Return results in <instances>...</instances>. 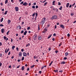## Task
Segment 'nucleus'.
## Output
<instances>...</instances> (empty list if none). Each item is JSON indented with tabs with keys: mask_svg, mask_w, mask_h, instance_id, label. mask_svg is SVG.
<instances>
[{
	"mask_svg": "<svg viewBox=\"0 0 76 76\" xmlns=\"http://www.w3.org/2000/svg\"><path fill=\"white\" fill-rule=\"evenodd\" d=\"M45 18H43L42 21H41V22L40 23V24H42V25H43L44 23H45Z\"/></svg>",
	"mask_w": 76,
	"mask_h": 76,
	"instance_id": "obj_1",
	"label": "nucleus"
},
{
	"mask_svg": "<svg viewBox=\"0 0 76 76\" xmlns=\"http://www.w3.org/2000/svg\"><path fill=\"white\" fill-rule=\"evenodd\" d=\"M57 18V17L56 15H54L52 16V17L51 18L52 20L53 19H56Z\"/></svg>",
	"mask_w": 76,
	"mask_h": 76,
	"instance_id": "obj_2",
	"label": "nucleus"
},
{
	"mask_svg": "<svg viewBox=\"0 0 76 76\" xmlns=\"http://www.w3.org/2000/svg\"><path fill=\"white\" fill-rule=\"evenodd\" d=\"M2 53L3 54L2 55L1 53H0V57H3V56H4V53L3 52Z\"/></svg>",
	"mask_w": 76,
	"mask_h": 76,
	"instance_id": "obj_3",
	"label": "nucleus"
},
{
	"mask_svg": "<svg viewBox=\"0 0 76 76\" xmlns=\"http://www.w3.org/2000/svg\"><path fill=\"white\" fill-rule=\"evenodd\" d=\"M23 56L24 57H26L27 56V54H26L25 52H23Z\"/></svg>",
	"mask_w": 76,
	"mask_h": 76,
	"instance_id": "obj_4",
	"label": "nucleus"
},
{
	"mask_svg": "<svg viewBox=\"0 0 76 76\" xmlns=\"http://www.w3.org/2000/svg\"><path fill=\"white\" fill-rule=\"evenodd\" d=\"M28 3L26 2H25L23 4V6H28Z\"/></svg>",
	"mask_w": 76,
	"mask_h": 76,
	"instance_id": "obj_5",
	"label": "nucleus"
},
{
	"mask_svg": "<svg viewBox=\"0 0 76 76\" xmlns=\"http://www.w3.org/2000/svg\"><path fill=\"white\" fill-rule=\"evenodd\" d=\"M15 9L16 12H18L19 10V7H15Z\"/></svg>",
	"mask_w": 76,
	"mask_h": 76,
	"instance_id": "obj_6",
	"label": "nucleus"
},
{
	"mask_svg": "<svg viewBox=\"0 0 76 76\" xmlns=\"http://www.w3.org/2000/svg\"><path fill=\"white\" fill-rule=\"evenodd\" d=\"M60 27L62 28H63V29H64V26L63 24L61 25L60 26Z\"/></svg>",
	"mask_w": 76,
	"mask_h": 76,
	"instance_id": "obj_7",
	"label": "nucleus"
},
{
	"mask_svg": "<svg viewBox=\"0 0 76 76\" xmlns=\"http://www.w3.org/2000/svg\"><path fill=\"white\" fill-rule=\"evenodd\" d=\"M47 31V29H44V30L42 32L43 33H45V32H46Z\"/></svg>",
	"mask_w": 76,
	"mask_h": 76,
	"instance_id": "obj_8",
	"label": "nucleus"
},
{
	"mask_svg": "<svg viewBox=\"0 0 76 76\" xmlns=\"http://www.w3.org/2000/svg\"><path fill=\"white\" fill-rule=\"evenodd\" d=\"M4 28H2L1 29V32L2 34H4Z\"/></svg>",
	"mask_w": 76,
	"mask_h": 76,
	"instance_id": "obj_9",
	"label": "nucleus"
},
{
	"mask_svg": "<svg viewBox=\"0 0 76 76\" xmlns=\"http://www.w3.org/2000/svg\"><path fill=\"white\" fill-rule=\"evenodd\" d=\"M69 3H67L66 5V7L68 8L69 7Z\"/></svg>",
	"mask_w": 76,
	"mask_h": 76,
	"instance_id": "obj_10",
	"label": "nucleus"
},
{
	"mask_svg": "<svg viewBox=\"0 0 76 76\" xmlns=\"http://www.w3.org/2000/svg\"><path fill=\"white\" fill-rule=\"evenodd\" d=\"M21 69H22V70L23 71V70H24V69H25V67L24 66H22L21 67Z\"/></svg>",
	"mask_w": 76,
	"mask_h": 76,
	"instance_id": "obj_11",
	"label": "nucleus"
},
{
	"mask_svg": "<svg viewBox=\"0 0 76 76\" xmlns=\"http://www.w3.org/2000/svg\"><path fill=\"white\" fill-rule=\"evenodd\" d=\"M7 50V48L5 50V53H7V52H8V51H9V49H8Z\"/></svg>",
	"mask_w": 76,
	"mask_h": 76,
	"instance_id": "obj_12",
	"label": "nucleus"
},
{
	"mask_svg": "<svg viewBox=\"0 0 76 76\" xmlns=\"http://www.w3.org/2000/svg\"><path fill=\"white\" fill-rule=\"evenodd\" d=\"M27 33V31H25V32H24L23 33V35H26V33Z\"/></svg>",
	"mask_w": 76,
	"mask_h": 76,
	"instance_id": "obj_13",
	"label": "nucleus"
},
{
	"mask_svg": "<svg viewBox=\"0 0 76 76\" xmlns=\"http://www.w3.org/2000/svg\"><path fill=\"white\" fill-rule=\"evenodd\" d=\"M38 39H39L41 40V39H42V37L41 36H39L38 37Z\"/></svg>",
	"mask_w": 76,
	"mask_h": 76,
	"instance_id": "obj_14",
	"label": "nucleus"
},
{
	"mask_svg": "<svg viewBox=\"0 0 76 76\" xmlns=\"http://www.w3.org/2000/svg\"><path fill=\"white\" fill-rule=\"evenodd\" d=\"M52 35V34H51L50 35V36L48 37V39H49V38H51V36Z\"/></svg>",
	"mask_w": 76,
	"mask_h": 76,
	"instance_id": "obj_15",
	"label": "nucleus"
},
{
	"mask_svg": "<svg viewBox=\"0 0 76 76\" xmlns=\"http://www.w3.org/2000/svg\"><path fill=\"white\" fill-rule=\"evenodd\" d=\"M19 54L20 56H21L22 54V53L21 52H19Z\"/></svg>",
	"mask_w": 76,
	"mask_h": 76,
	"instance_id": "obj_16",
	"label": "nucleus"
},
{
	"mask_svg": "<svg viewBox=\"0 0 76 76\" xmlns=\"http://www.w3.org/2000/svg\"><path fill=\"white\" fill-rule=\"evenodd\" d=\"M66 64V62L64 61H63L62 62H61V64Z\"/></svg>",
	"mask_w": 76,
	"mask_h": 76,
	"instance_id": "obj_17",
	"label": "nucleus"
},
{
	"mask_svg": "<svg viewBox=\"0 0 76 76\" xmlns=\"http://www.w3.org/2000/svg\"><path fill=\"white\" fill-rule=\"evenodd\" d=\"M15 48V46L13 45L12 47V49L13 50H14V48Z\"/></svg>",
	"mask_w": 76,
	"mask_h": 76,
	"instance_id": "obj_18",
	"label": "nucleus"
},
{
	"mask_svg": "<svg viewBox=\"0 0 76 76\" xmlns=\"http://www.w3.org/2000/svg\"><path fill=\"white\" fill-rule=\"evenodd\" d=\"M65 55L66 56H67L69 55V53L68 52H66L65 53Z\"/></svg>",
	"mask_w": 76,
	"mask_h": 76,
	"instance_id": "obj_19",
	"label": "nucleus"
},
{
	"mask_svg": "<svg viewBox=\"0 0 76 76\" xmlns=\"http://www.w3.org/2000/svg\"><path fill=\"white\" fill-rule=\"evenodd\" d=\"M18 28L19 29H21V26H18L17 27V28Z\"/></svg>",
	"mask_w": 76,
	"mask_h": 76,
	"instance_id": "obj_20",
	"label": "nucleus"
},
{
	"mask_svg": "<svg viewBox=\"0 0 76 76\" xmlns=\"http://www.w3.org/2000/svg\"><path fill=\"white\" fill-rule=\"evenodd\" d=\"M8 2V0H5V4H7Z\"/></svg>",
	"mask_w": 76,
	"mask_h": 76,
	"instance_id": "obj_21",
	"label": "nucleus"
},
{
	"mask_svg": "<svg viewBox=\"0 0 76 76\" xmlns=\"http://www.w3.org/2000/svg\"><path fill=\"white\" fill-rule=\"evenodd\" d=\"M63 8V7L61 6L60 8H59V9L60 10H61V9H62V8Z\"/></svg>",
	"mask_w": 76,
	"mask_h": 76,
	"instance_id": "obj_22",
	"label": "nucleus"
},
{
	"mask_svg": "<svg viewBox=\"0 0 76 76\" xmlns=\"http://www.w3.org/2000/svg\"><path fill=\"white\" fill-rule=\"evenodd\" d=\"M53 63V61H51V62L50 64H49V66H50L51 65V64H52Z\"/></svg>",
	"mask_w": 76,
	"mask_h": 76,
	"instance_id": "obj_23",
	"label": "nucleus"
},
{
	"mask_svg": "<svg viewBox=\"0 0 76 76\" xmlns=\"http://www.w3.org/2000/svg\"><path fill=\"white\" fill-rule=\"evenodd\" d=\"M40 26L39 25H38V30H40V28H39Z\"/></svg>",
	"mask_w": 76,
	"mask_h": 76,
	"instance_id": "obj_24",
	"label": "nucleus"
},
{
	"mask_svg": "<svg viewBox=\"0 0 76 76\" xmlns=\"http://www.w3.org/2000/svg\"><path fill=\"white\" fill-rule=\"evenodd\" d=\"M3 18H1V19L0 20L1 22H3Z\"/></svg>",
	"mask_w": 76,
	"mask_h": 76,
	"instance_id": "obj_25",
	"label": "nucleus"
},
{
	"mask_svg": "<svg viewBox=\"0 0 76 76\" xmlns=\"http://www.w3.org/2000/svg\"><path fill=\"white\" fill-rule=\"evenodd\" d=\"M11 21L10 20H8V22L9 24V23H10L11 22Z\"/></svg>",
	"mask_w": 76,
	"mask_h": 76,
	"instance_id": "obj_26",
	"label": "nucleus"
},
{
	"mask_svg": "<svg viewBox=\"0 0 76 76\" xmlns=\"http://www.w3.org/2000/svg\"><path fill=\"white\" fill-rule=\"evenodd\" d=\"M54 72H55V73H56L57 72H58V70H54Z\"/></svg>",
	"mask_w": 76,
	"mask_h": 76,
	"instance_id": "obj_27",
	"label": "nucleus"
},
{
	"mask_svg": "<svg viewBox=\"0 0 76 76\" xmlns=\"http://www.w3.org/2000/svg\"><path fill=\"white\" fill-rule=\"evenodd\" d=\"M30 45V44L28 43V44L27 45H26V47H28Z\"/></svg>",
	"mask_w": 76,
	"mask_h": 76,
	"instance_id": "obj_28",
	"label": "nucleus"
},
{
	"mask_svg": "<svg viewBox=\"0 0 76 76\" xmlns=\"http://www.w3.org/2000/svg\"><path fill=\"white\" fill-rule=\"evenodd\" d=\"M9 32H10V30L8 31L7 33V35H9Z\"/></svg>",
	"mask_w": 76,
	"mask_h": 76,
	"instance_id": "obj_29",
	"label": "nucleus"
},
{
	"mask_svg": "<svg viewBox=\"0 0 76 76\" xmlns=\"http://www.w3.org/2000/svg\"><path fill=\"white\" fill-rule=\"evenodd\" d=\"M7 11H6L5 12V13H4V15H6V14H7Z\"/></svg>",
	"mask_w": 76,
	"mask_h": 76,
	"instance_id": "obj_30",
	"label": "nucleus"
},
{
	"mask_svg": "<svg viewBox=\"0 0 76 76\" xmlns=\"http://www.w3.org/2000/svg\"><path fill=\"white\" fill-rule=\"evenodd\" d=\"M31 28V27H28L27 29V30H29V29Z\"/></svg>",
	"mask_w": 76,
	"mask_h": 76,
	"instance_id": "obj_31",
	"label": "nucleus"
},
{
	"mask_svg": "<svg viewBox=\"0 0 76 76\" xmlns=\"http://www.w3.org/2000/svg\"><path fill=\"white\" fill-rule=\"evenodd\" d=\"M55 11H56V12H58V10L57 9H55Z\"/></svg>",
	"mask_w": 76,
	"mask_h": 76,
	"instance_id": "obj_32",
	"label": "nucleus"
},
{
	"mask_svg": "<svg viewBox=\"0 0 76 76\" xmlns=\"http://www.w3.org/2000/svg\"><path fill=\"white\" fill-rule=\"evenodd\" d=\"M6 38H7V37H6V36H4V39H6Z\"/></svg>",
	"mask_w": 76,
	"mask_h": 76,
	"instance_id": "obj_33",
	"label": "nucleus"
},
{
	"mask_svg": "<svg viewBox=\"0 0 76 76\" xmlns=\"http://www.w3.org/2000/svg\"><path fill=\"white\" fill-rule=\"evenodd\" d=\"M23 60H24V57H23L21 59V60L22 61H23Z\"/></svg>",
	"mask_w": 76,
	"mask_h": 76,
	"instance_id": "obj_34",
	"label": "nucleus"
},
{
	"mask_svg": "<svg viewBox=\"0 0 76 76\" xmlns=\"http://www.w3.org/2000/svg\"><path fill=\"white\" fill-rule=\"evenodd\" d=\"M34 37H35L36 38L37 37V34H35L34 35Z\"/></svg>",
	"mask_w": 76,
	"mask_h": 76,
	"instance_id": "obj_35",
	"label": "nucleus"
},
{
	"mask_svg": "<svg viewBox=\"0 0 76 76\" xmlns=\"http://www.w3.org/2000/svg\"><path fill=\"white\" fill-rule=\"evenodd\" d=\"M23 2H23V1H22L20 3V4H23Z\"/></svg>",
	"mask_w": 76,
	"mask_h": 76,
	"instance_id": "obj_36",
	"label": "nucleus"
},
{
	"mask_svg": "<svg viewBox=\"0 0 76 76\" xmlns=\"http://www.w3.org/2000/svg\"><path fill=\"white\" fill-rule=\"evenodd\" d=\"M0 26H4V25H3L2 24H0Z\"/></svg>",
	"mask_w": 76,
	"mask_h": 76,
	"instance_id": "obj_37",
	"label": "nucleus"
},
{
	"mask_svg": "<svg viewBox=\"0 0 76 76\" xmlns=\"http://www.w3.org/2000/svg\"><path fill=\"white\" fill-rule=\"evenodd\" d=\"M32 8H33V9H35V7L34 6H32Z\"/></svg>",
	"mask_w": 76,
	"mask_h": 76,
	"instance_id": "obj_38",
	"label": "nucleus"
},
{
	"mask_svg": "<svg viewBox=\"0 0 76 76\" xmlns=\"http://www.w3.org/2000/svg\"><path fill=\"white\" fill-rule=\"evenodd\" d=\"M2 64L1 63V62H0V67H1V65H2Z\"/></svg>",
	"mask_w": 76,
	"mask_h": 76,
	"instance_id": "obj_39",
	"label": "nucleus"
},
{
	"mask_svg": "<svg viewBox=\"0 0 76 76\" xmlns=\"http://www.w3.org/2000/svg\"><path fill=\"white\" fill-rule=\"evenodd\" d=\"M24 32V31H23V30H22L21 31V34H23V32Z\"/></svg>",
	"mask_w": 76,
	"mask_h": 76,
	"instance_id": "obj_40",
	"label": "nucleus"
},
{
	"mask_svg": "<svg viewBox=\"0 0 76 76\" xmlns=\"http://www.w3.org/2000/svg\"><path fill=\"white\" fill-rule=\"evenodd\" d=\"M71 16H73V15H74V14H73V13H71Z\"/></svg>",
	"mask_w": 76,
	"mask_h": 76,
	"instance_id": "obj_41",
	"label": "nucleus"
},
{
	"mask_svg": "<svg viewBox=\"0 0 76 76\" xmlns=\"http://www.w3.org/2000/svg\"><path fill=\"white\" fill-rule=\"evenodd\" d=\"M59 72H61V73H62V72H63V70H60L59 71Z\"/></svg>",
	"mask_w": 76,
	"mask_h": 76,
	"instance_id": "obj_42",
	"label": "nucleus"
},
{
	"mask_svg": "<svg viewBox=\"0 0 76 76\" xmlns=\"http://www.w3.org/2000/svg\"><path fill=\"white\" fill-rule=\"evenodd\" d=\"M16 49L17 51H18V50H19V48H18V47L16 48Z\"/></svg>",
	"mask_w": 76,
	"mask_h": 76,
	"instance_id": "obj_43",
	"label": "nucleus"
},
{
	"mask_svg": "<svg viewBox=\"0 0 76 76\" xmlns=\"http://www.w3.org/2000/svg\"><path fill=\"white\" fill-rule=\"evenodd\" d=\"M49 51H50L51 50V47H50L49 48H48Z\"/></svg>",
	"mask_w": 76,
	"mask_h": 76,
	"instance_id": "obj_44",
	"label": "nucleus"
},
{
	"mask_svg": "<svg viewBox=\"0 0 76 76\" xmlns=\"http://www.w3.org/2000/svg\"><path fill=\"white\" fill-rule=\"evenodd\" d=\"M67 37H70V34H68L67 35Z\"/></svg>",
	"mask_w": 76,
	"mask_h": 76,
	"instance_id": "obj_45",
	"label": "nucleus"
},
{
	"mask_svg": "<svg viewBox=\"0 0 76 76\" xmlns=\"http://www.w3.org/2000/svg\"><path fill=\"white\" fill-rule=\"evenodd\" d=\"M67 58L65 57L64 58V60H67Z\"/></svg>",
	"mask_w": 76,
	"mask_h": 76,
	"instance_id": "obj_46",
	"label": "nucleus"
},
{
	"mask_svg": "<svg viewBox=\"0 0 76 76\" xmlns=\"http://www.w3.org/2000/svg\"><path fill=\"white\" fill-rule=\"evenodd\" d=\"M27 71H29V68H28L27 69Z\"/></svg>",
	"mask_w": 76,
	"mask_h": 76,
	"instance_id": "obj_47",
	"label": "nucleus"
},
{
	"mask_svg": "<svg viewBox=\"0 0 76 76\" xmlns=\"http://www.w3.org/2000/svg\"><path fill=\"white\" fill-rule=\"evenodd\" d=\"M46 4H47V2H45V3L44 4V6H45Z\"/></svg>",
	"mask_w": 76,
	"mask_h": 76,
	"instance_id": "obj_48",
	"label": "nucleus"
},
{
	"mask_svg": "<svg viewBox=\"0 0 76 76\" xmlns=\"http://www.w3.org/2000/svg\"><path fill=\"white\" fill-rule=\"evenodd\" d=\"M2 45V43L0 42V46Z\"/></svg>",
	"mask_w": 76,
	"mask_h": 76,
	"instance_id": "obj_49",
	"label": "nucleus"
},
{
	"mask_svg": "<svg viewBox=\"0 0 76 76\" xmlns=\"http://www.w3.org/2000/svg\"><path fill=\"white\" fill-rule=\"evenodd\" d=\"M34 65L33 66H31V68H33V67H34Z\"/></svg>",
	"mask_w": 76,
	"mask_h": 76,
	"instance_id": "obj_50",
	"label": "nucleus"
},
{
	"mask_svg": "<svg viewBox=\"0 0 76 76\" xmlns=\"http://www.w3.org/2000/svg\"><path fill=\"white\" fill-rule=\"evenodd\" d=\"M58 5H61V3L59 2H58Z\"/></svg>",
	"mask_w": 76,
	"mask_h": 76,
	"instance_id": "obj_51",
	"label": "nucleus"
},
{
	"mask_svg": "<svg viewBox=\"0 0 76 76\" xmlns=\"http://www.w3.org/2000/svg\"><path fill=\"white\" fill-rule=\"evenodd\" d=\"M36 9H38V6H36Z\"/></svg>",
	"mask_w": 76,
	"mask_h": 76,
	"instance_id": "obj_52",
	"label": "nucleus"
},
{
	"mask_svg": "<svg viewBox=\"0 0 76 76\" xmlns=\"http://www.w3.org/2000/svg\"><path fill=\"white\" fill-rule=\"evenodd\" d=\"M52 40H53V41H55V38H53L52 39Z\"/></svg>",
	"mask_w": 76,
	"mask_h": 76,
	"instance_id": "obj_53",
	"label": "nucleus"
},
{
	"mask_svg": "<svg viewBox=\"0 0 76 76\" xmlns=\"http://www.w3.org/2000/svg\"><path fill=\"white\" fill-rule=\"evenodd\" d=\"M10 52H9L8 53V55H10Z\"/></svg>",
	"mask_w": 76,
	"mask_h": 76,
	"instance_id": "obj_54",
	"label": "nucleus"
},
{
	"mask_svg": "<svg viewBox=\"0 0 76 76\" xmlns=\"http://www.w3.org/2000/svg\"><path fill=\"white\" fill-rule=\"evenodd\" d=\"M32 16H35V12L32 15Z\"/></svg>",
	"mask_w": 76,
	"mask_h": 76,
	"instance_id": "obj_55",
	"label": "nucleus"
},
{
	"mask_svg": "<svg viewBox=\"0 0 76 76\" xmlns=\"http://www.w3.org/2000/svg\"><path fill=\"white\" fill-rule=\"evenodd\" d=\"M35 14H36V17L37 16H38V13H35Z\"/></svg>",
	"mask_w": 76,
	"mask_h": 76,
	"instance_id": "obj_56",
	"label": "nucleus"
},
{
	"mask_svg": "<svg viewBox=\"0 0 76 76\" xmlns=\"http://www.w3.org/2000/svg\"><path fill=\"white\" fill-rule=\"evenodd\" d=\"M19 20H21V17H20L19 18Z\"/></svg>",
	"mask_w": 76,
	"mask_h": 76,
	"instance_id": "obj_57",
	"label": "nucleus"
},
{
	"mask_svg": "<svg viewBox=\"0 0 76 76\" xmlns=\"http://www.w3.org/2000/svg\"><path fill=\"white\" fill-rule=\"evenodd\" d=\"M3 3L1 2V6H3Z\"/></svg>",
	"mask_w": 76,
	"mask_h": 76,
	"instance_id": "obj_58",
	"label": "nucleus"
},
{
	"mask_svg": "<svg viewBox=\"0 0 76 76\" xmlns=\"http://www.w3.org/2000/svg\"><path fill=\"white\" fill-rule=\"evenodd\" d=\"M55 2H56V1H53V3H55Z\"/></svg>",
	"mask_w": 76,
	"mask_h": 76,
	"instance_id": "obj_59",
	"label": "nucleus"
},
{
	"mask_svg": "<svg viewBox=\"0 0 76 76\" xmlns=\"http://www.w3.org/2000/svg\"><path fill=\"white\" fill-rule=\"evenodd\" d=\"M14 58V56H12V57H11V58L12 59H13V58Z\"/></svg>",
	"mask_w": 76,
	"mask_h": 76,
	"instance_id": "obj_60",
	"label": "nucleus"
},
{
	"mask_svg": "<svg viewBox=\"0 0 76 76\" xmlns=\"http://www.w3.org/2000/svg\"><path fill=\"white\" fill-rule=\"evenodd\" d=\"M31 3H29V4H28V6H31Z\"/></svg>",
	"mask_w": 76,
	"mask_h": 76,
	"instance_id": "obj_61",
	"label": "nucleus"
},
{
	"mask_svg": "<svg viewBox=\"0 0 76 76\" xmlns=\"http://www.w3.org/2000/svg\"><path fill=\"white\" fill-rule=\"evenodd\" d=\"M21 51H22V52H23V49H21Z\"/></svg>",
	"mask_w": 76,
	"mask_h": 76,
	"instance_id": "obj_62",
	"label": "nucleus"
},
{
	"mask_svg": "<svg viewBox=\"0 0 76 76\" xmlns=\"http://www.w3.org/2000/svg\"><path fill=\"white\" fill-rule=\"evenodd\" d=\"M56 33H54L53 34V36H56Z\"/></svg>",
	"mask_w": 76,
	"mask_h": 76,
	"instance_id": "obj_63",
	"label": "nucleus"
},
{
	"mask_svg": "<svg viewBox=\"0 0 76 76\" xmlns=\"http://www.w3.org/2000/svg\"><path fill=\"white\" fill-rule=\"evenodd\" d=\"M61 43H60L59 44V46H61Z\"/></svg>",
	"mask_w": 76,
	"mask_h": 76,
	"instance_id": "obj_64",
	"label": "nucleus"
}]
</instances>
